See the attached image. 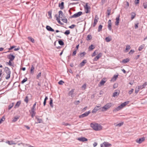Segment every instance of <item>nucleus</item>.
Listing matches in <instances>:
<instances>
[{"instance_id": "nucleus-16", "label": "nucleus", "mask_w": 147, "mask_h": 147, "mask_svg": "<svg viewBox=\"0 0 147 147\" xmlns=\"http://www.w3.org/2000/svg\"><path fill=\"white\" fill-rule=\"evenodd\" d=\"M119 17L120 15H119L116 18V21L115 22V24L116 26H118L119 24Z\"/></svg>"}, {"instance_id": "nucleus-44", "label": "nucleus", "mask_w": 147, "mask_h": 147, "mask_svg": "<svg viewBox=\"0 0 147 147\" xmlns=\"http://www.w3.org/2000/svg\"><path fill=\"white\" fill-rule=\"evenodd\" d=\"M52 11H49L48 12V15L50 18H52Z\"/></svg>"}, {"instance_id": "nucleus-15", "label": "nucleus", "mask_w": 147, "mask_h": 147, "mask_svg": "<svg viewBox=\"0 0 147 147\" xmlns=\"http://www.w3.org/2000/svg\"><path fill=\"white\" fill-rule=\"evenodd\" d=\"M35 118L37 121V122H36L35 123H40L42 122V119H40L38 116H36Z\"/></svg>"}, {"instance_id": "nucleus-36", "label": "nucleus", "mask_w": 147, "mask_h": 147, "mask_svg": "<svg viewBox=\"0 0 147 147\" xmlns=\"http://www.w3.org/2000/svg\"><path fill=\"white\" fill-rule=\"evenodd\" d=\"M130 48V46L129 45H127L126 46L125 49V52H127V51L129 50Z\"/></svg>"}, {"instance_id": "nucleus-58", "label": "nucleus", "mask_w": 147, "mask_h": 147, "mask_svg": "<svg viewBox=\"0 0 147 147\" xmlns=\"http://www.w3.org/2000/svg\"><path fill=\"white\" fill-rule=\"evenodd\" d=\"M143 6L144 7V8L145 9H146L147 8V3H143Z\"/></svg>"}, {"instance_id": "nucleus-56", "label": "nucleus", "mask_w": 147, "mask_h": 147, "mask_svg": "<svg viewBox=\"0 0 147 147\" xmlns=\"http://www.w3.org/2000/svg\"><path fill=\"white\" fill-rule=\"evenodd\" d=\"M76 26V25L75 24H72L71 26L69 27V28H71L73 29Z\"/></svg>"}, {"instance_id": "nucleus-39", "label": "nucleus", "mask_w": 147, "mask_h": 147, "mask_svg": "<svg viewBox=\"0 0 147 147\" xmlns=\"http://www.w3.org/2000/svg\"><path fill=\"white\" fill-rule=\"evenodd\" d=\"M105 82V81H104L103 80H102L100 82V84L101 86H102L103 85Z\"/></svg>"}, {"instance_id": "nucleus-61", "label": "nucleus", "mask_w": 147, "mask_h": 147, "mask_svg": "<svg viewBox=\"0 0 147 147\" xmlns=\"http://www.w3.org/2000/svg\"><path fill=\"white\" fill-rule=\"evenodd\" d=\"M16 47V46H11L10 47V48L9 49V50H11L12 49L14 48H15Z\"/></svg>"}, {"instance_id": "nucleus-12", "label": "nucleus", "mask_w": 147, "mask_h": 147, "mask_svg": "<svg viewBox=\"0 0 147 147\" xmlns=\"http://www.w3.org/2000/svg\"><path fill=\"white\" fill-rule=\"evenodd\" d=\"M36 102H35L33 105L31 109L29 111L30 112H36Z\"/></svg>"}, {"instance_id": "nucleus-28", "label": "nucleus", "mask_w": 147, "mask_h": 147, "mask_svg": "<svg viewBox=\"0 0 147 147\" xmlns=\"http://www.w3.org/2000/svg\"><path fill=\"white\" fill-rule=\"evenodd\" d=\"M28 38L29 40L31 41L32 43H34L35 42V41L34 38L31 37L29 36L28 37Z\"/></svg>"}, {"instance_id": "nucleus-14", "label": "nucleus", "mask_w": 147, "mask_h": 147, "mask_svg": "<svg viewBox=\"0 0 147 147\" xmlns=\"http://www.w3.org/2000/svg\"><path fill=\"white\" fill-rule=\"evenodd\" d=\"M15 58V56L11 54H9L8 55V59L12 61Z\"/></svg>"}, {"instance_id": "nucleus-20", "label": "nucleus", "mask_w": 147, "mask_h": 147, "mask_svg": "<svg viewBox=\"0 0 147 147\" xmlns=\"http://www.w3.org/2000/svg\"><path fill=\"white\" fill-rule=\"evenodd\" d=\"M120 91L119 90H117L116 92H115L113 93V97H115L116 96H118L119 94Z\"/></svg>"}, {"instance_id": "nucleus-5", "label": "nucleus", "mask_w": 147, "mask_h": 147, "mask_svg": "<svg viewBox=\"0 0 147 147\" xmlns=\"http://www.w3.org/2000/svg\"><path fill=\"white\" fill-rule=\"evenodd\" d=\"M88 3H86V5L84 6L85 12L86 13H87L90 12V6L88 5Z\"/></svg>"}, {"instance_id": "nucleus-19", "label": "nucleus", "mask_w": 147, "mask_h": 147, "mask_svg": "<svg viewBox=\"0 0 147 147\" xmlns=\"http://www.w3.org/2000/svg\"><path fill=\"white\" fill-rule=\"evenodd\" d=\"M46 28L47 30L49 31L54 32V30L50 26H46Z\"/></svg>"}, {"instance_id": "nucleus-1", "label": "nucleus", "mask_w": 147, "mask_h": 147, "mask_svg": "<svg viewBox=\"0 0 147 147\" xmlns=\"http://www.w3.org/2000/svg\"><path fill=\"white\" fill-rule=\"evenodd\" d=\"M90 126L96 131L100 130L102 129V126L97 123L94 124L92 123L90 124Z\"/></svg>"}, {"instance_id": "nucleus-22", "label": "nucleus", "mask_w": 147, "mask_h": 147, "mask_svg": "<svg viewBox=\"0 0 147 147\" xmlns=\"http://www.w3.org/2000/svg\"><path fill=\"white\" fill-rule=\"evenodd\" d=\"M129 103V101H127L125 102L122 103L120 105V107H121L123 108L124 106H125L127 104H128Z\"/></svg>"}, {"instance_id": "nucleus-32", "label": "nucleus", "mask_w": 147, "mask_h": 147, "mask_svg": "<svg viewBox=\"0 0 147 147\" xmlns=\"http://www.w3.org/2000/svg\"><path fill=\"white\" fill-rule=\"evenodd\" d=\"M144 45H140L138 48V50L139 51H141L144 48Z\"/></svg>"}, {"instance_id": "nucleus-47", "label": "nucleus", "mask_w": 147, "mask_h": 147, "mask_svg": "<svg viewBox=\"0 0 147 147\" xmlns=\"http://www.w3.org/2000/svg\"><path fill=\"white\" fill-rule=\"evenodd\" d=\"M27 78H24L21 82V83L22 84H24L25 82L27 81Z\"/></svg>"}, {"instance_id": "nucleus-41", "label": "nucleus", "mask_w": 147, "mask_h": 147, "mask_svg": "<svg viewBox=\"0 0 147 147\" xmlns=\"http://www.w3.org/2000/svg\"><path fill=\"white\" fill-rule=\"evenodd\" d=\"M86 54V53L84 52H83L81 53L80 54V57H83Z\"/></svg>"}, {"instance_id": "nucleus-53", "label": "nucleus", "mask_w": 147, "mask_h": 147, "mask_svg": "<svg viewBox=\"0 0 147 147\" xmlns=\"http://www.w3.org/2000/svg\"><path fill=\"white\" fill-rule=\"evenodd\" d=\"M80 102L79 100L76 101L74 102V103L76 105H78Z\"/></svg>"}, {"instance_id": "nucleus-37", "label": "nucleus", "mask_w": 147, "mask_h": 147, "mask_svg": "<svg viewBox=\"0 0 147 147\" xmlns=\"http://www.w3.org/2000/svg\"><path fill=\"white\" fill-rule=\"evenodd\" d=\"M34 69V68L33 65H32V67L30 69V73L31 74H33L34 73L33 70Z\"/></svg>"}, {"instance_id": "nucleus-59", "label": "nucleus", "mask_w": 147, "mask_h": 147, "mask_svg": "<svg viewBox=\"0 0 147 147\" xmlns=\"http://www.w3.org/2000/svg\"><path fill=\"white\" fill-rule=\"evenodd\" d=\"M41 73H39L36 76V78L38 79H39L40 77L41 76Z\"/></svg>"}, {"instance_id": "nucleus-46", "label": "nucleus", "mask_w": 147, "mask_h": 147, "mask_svg": "<svg viewBox=\"0 0 147 147\" xmlns=\"http://www.w3.org/2000/svg\"><path fill=\"white\" fill-rule=\"evenodd\" d=\"M111 40V39L109 37H107L105 38V40L107 42H109Z\"/></svg>"}, {"instance_id": "nucleus-24", "label": "nucleus", "mask_w": 147, "mask_h": 147, "mask_svg": "<svg viewBox=\"0 0 147 147\" xmlns=\"http://www.w3.org/2000/svg\"><path fill=\"white\" fill-rule=\"evenodd\" d=\"M64 4L63 2H61V3L59 4V7H60L61 9H63L64 8Z\"/></svg>"}, {"instance_id": "nucleus-34", "label": "nucleus", "mask_w": 147, "mask_h": 147, "mask_svg": "<svg viewBox=\"0 0 147 147\" xmlns=\"http://www.w3.org/2000/svg\"><path fill=\"white\" fill-rule=\"evenodd\" d=\"M92 37L91 35H88L87 37L86 40H90L92 39Z\"/></svg>"}, {"instance_id": "nucleus-31", "label": "nucleus", "mask_w": 147, "mask_h": 147, "mask_svg": "<svg viewBox=\"0 0 147 147\" xmlns=\"http://www.w3.org/2000/svg\"><path fill=\"white\" fill-rule=\"evenodd\" d=\"M136 15V14L134 12H132L131 15V20L134 19L135 18Z\"/></svg>"}, {"instance_id": "nucleus-6", "label": "nucleus", "mask_w": 147, "mask_h": 147, "mask_svg": "<svg viewBox=\"0 0 147 147\" xmlns=\"http://www.w3.org/2000/svg\"><path fill=\"white\" fill-rule=\"evenodd\" d=\"M82 14V11H79L77 13H75L73 15L71 16L70 17L71 18H77L79 17Z\"/></svg>"}, {"instance_id": "nucleus-38", "label": "nucleus", "mask_w": 147, "mask_h": 147, "mask_svg": "<svg viewBox=\"0 0 147 147\" xmlns=\"http://www.w3.org/2000/svg\"><path fill=\"white\" fill-rule=\"evenodd\" d=\"M59 44L61 45H63L64 44L63 42L61 40H60L58 41Z\"/></svg>"}, {"instance_id": "nucleus-29", "label": "nucleus", "mask_w": 147, "mask_h": 147, "mask_svg": "<svg viewBox=\"0 0 147 147\" xmlns=\"http://www.w3.org/2000/svg\"><path fill=\"white\" fill-rule=\"evenodd\" d=\"M50 102H49V104L50 105L51 107L52 108H53V100L51 98H50Z\"/></svg>"}, {"instance_id": "nucleus-25", "label": "nucleus", "mask_w": 147, "mask_h": 147, "mask_svg": "<svg viewBox=\"0 0 147 147\" xmlns=\"http://www.w3.org/2000/svg\"><path fill=\"white\" fill-rule=\"evenodd\" d=\"M129 61V59L128 58H127L126 59H124L122 61V62L124 63H125L128 62Z\"/></svg>"}, {"instance_id": "nucleus-4", "label": "nucleus", "mask_w": 147, "mask_h": 147, "mask_svg": "<svg viewBox=\"0 0 147 147\" xmlns=\"http://www.w3.org/2000/svg\"><path fill=\"white\" fill-rule=\"evenodd\" d=\"M111 146V144L105 142H104L102 144H100L101 147H109Z\"/></svg>"}, {"instance_id": "nucleus-62", "label": "nucleus", "mask_w": 147, "mask_h": 147, "mask_svg": "<svg viewBox=\"0 0 147 147\" xmlns=\"http://www.w3.org/2000/svg\"><path fill=\"white\" fill-rule=\"evenodd\" d=\"M138 23H137L135 24V28L136 29H137L138 27Z\"/></svg>"}, {"instance_id": "nucleus-48", "label": "nucleus", "mask_w": 147, "mask_h": 147, "mask_svg": "<svg viewBox=\"0 0 147 147\" xmlns=\"http://www.w3.org/2000/svg\"><path fill=\"white\" fill-rule=\"evenodd\" d=\"M14 103H12V104H10L8 106V109L10 110L13 106Z\"/></svg>"}, {"instance_id": "nucleus-55", "label": "nucleus", "mask_w": 147, "mask_h": 147, "mask_svg": "<svg viewBox=\"0 0 147 147\" xmlns=\"http://www.w3.org/2000/svg\"><path fill=\"white\" fill-rule=\"evenodd\" d=\"M64 82L62 80H60L58 83V84L59 85H62Z\"/></svg>"}, {"instance_id": "nucleus-13", "label": "nucleus", "mask_w": 147, "mask_h": 147, "mask_svg": "<svg viewBox=\"0 0 147 147\" xmlns=\"http://www.w3.org/2000/svg\"><path fill=\"white\" fill-rule=\"evenodd\" d=\"M74 89H72L68 93V95L70 96L72 98H73L74 97Z\"/></svg>"}, {"instance_id": "nucleus-49", "label": "nucleus", "mask_w": 147, "mask_h": 147, "mask_svg": "<svg viewBox=\"0 0 147 147\" xmlns=\"http://www.w3.org/2000/svg\"><path fill=\"white\" fill-rule=\"evenodd\" d=\"M140 90V89H139V88L138 87H136V89H135V93L136 94H137V93H138V92Z\"/></svg>"}, {"instance_id": "nucleus-54", "label": "nucleus", "mask_w": 147, "mask_h": 147, "mask_svg": "<svg viewBox=\"0 0 147 147\" xmlns=\"http://www.w3.org/2000/svg\"><path fill=\"white\" fill-rule=\"evenodd\" d=\"M19 117H15L14 118L13 120V122H16L18 119Z\"/></svg>"}, {"instance_id": "nucleus-11", "label": "nucleus", "mask_w": 147, "mask_h": 147, "mask_svg": "<svg viewBox=\"0 0 147 147\" xmlns=\"http://www.w3.org/2000/svg\"><path fill=\"white\" fill-rule=\"evenodd\" d=\"M59 17L61 19L63 18H64L65 17L64 15L61 10L59 11Z\"/></svg>"}, {"instance_id": "nucleus-52", "label": "nucleus", "mask_w": 147, "mask_h": 147, "mask_svg": "<svg viewBox=\"0 0 147 147\" xmlns=\"http://www.w3.org/2000/svg\"><path fill=\"white\" fill-rule=\"evenodd\" d=\"M70 33V32L69 30H66L64 32L65 34L66 35H69Z\"/></svg>"}, {"instance_id": "nucleus-23", "label": "nucleus", "mask_w": 147, "mask_h": 147, "mask_svg": "<svg viewBox=\"0 0 147 147\" xmlns=\"http://www.w3.org/2000/svg\"><path fill=\"white\" fill-rule=\"evenodd\" d=\"M87 62L86 60L85 59L83 60L82 62H81L80 64V65L81 67L84 66L85 64Z\"/></svg>"}, {"instance_id": "nucleus-21", "label": "nucleus", "mask_w": 147, "mask_h": 147, "mask_svg": "<svg viewBox=\"0 0 147 147\" xmlns=\"http://www.w3.org/2000/svg\"><path fill=\"white\" fill-rule=\"evenodd\" d=\"M146 82H145L144 84L142 85H140V86H138V87L140 89H142L144 88H145V86H146L147 84Z\"/></svg>"}, {"instance_id": "nucleus-64", "label": "nucleus", "mask_w": 147, "mask_h": 147, "mask_svg": "<svg viewBox=\"0 0 147 147\" xmlns=\"http://www.w3.org/2000/svg\"><path fill=\"white\" fill-rule=\"evenodd\" d=\"M76 52H77L76 50H75V51H74L72 55L73 56L75 55L76 53Z\"/></svg>"}, {"instance_id": "nucleus-10", "label": "nucleus", "mask_w": 147, "mask_h": 147, "mask_svg": "<svg viewBox=\"0 0 147 147\" xmlns=\"http://www.w3.org/2000/svg\"><path fill=\"white\" fill-rule=\"evenodd\" d=\"M108 28L110 31H111L112 30L111 25L112 23L111 20H109L108 22Z\"/></svg>"}, {"instance_id": "nucleus-43", "label": "nucleus", "mask_w": 147, "mask_h": 147, "mask_svg": "<svg viewBox=\"0 0 147 147\" xmlns=\"http://www.w3.org/2000/svg\"><path fill=\"white\" fill-rule=\"evenodd\" d=\"M30 113L31 115V117L32 118H33L34 117L36 114V112H30Z\"/></svg>"}, {"instance_id": "nucleus-8", "label": "nucleus", "mask_w": 147, "mask_h": 147, "mask_svg": "<svg viewBox=\"0 0 147 147\" xmlns=\"http://www.w3.org/2000/svg\"><path fill=\"white\" fill-rule=\"evenodd\" d=\"M100 105L99 106H98L95 107L92 110V113H95L98 111L99 110H101V109H100L101 107H100Z\"/></svg>"}, {"instance_id": "nucleus-9", "label": "nucleus", "mask_w": 147, "mask_h": 147, "mask_svg": "<svg viewBox=\"0 0 147 147\" xmlns=\"http://www.w3.org/2000/svg\"><path fill=\"white\" fill-rule=\"evenodd\" d=\"M144 140L145 138L144 137H143L139 139H137L136 140V142L139 144H141L144 141Z\"/></svg>"}, {"instance_id": "nucleus-18", "label": "nucleus", "mask_w": 147, "mask_h": 147, "mask_svg": "<svg viewBox=\"0 0 147 147\" xmlns=\"http://www.w3.org/2000/svg\"><path fill=\"white\" fill-rule=\"evenodd\" d=\"M78 140L80 141H82L83 142L86 141L88 140V139L85 137H81L79 138Z\"/></svg>"}, {"instance_id": "nucleus-50", "label": "nucleus", "mask_w": 147, "mask_h": 147, "mask_svg": "<svg viewBox=\"0 0 147 147\" xmlns=\"http://www.w3.org/2000/svg\"><path fill=\"white\" fill-rule=\"evenodd\" d=\"M56 20H57V22H58V23L59 24H60L61 25L63 24L61 22V21H60V20L59 18H57V19H56Z\"/></svg>"}, {"instance_id": "nucleus-60", "label": "nucleus", "mask_w": 147, "mask_h": 147, "mask_svg": "<svg viewBox=\"0 0 147 147\" xmlns=\"http://www.w3.org/2000/svg\"><path fill=\"white\" fill-rule=\"evenodd\" d=\"M133 91H134V89L132 88L131 89V90H129V91L128 93L129 94H131L133 92Z\"/></svg>"}, {"instance_id": "nucleus-2", "label": "nucleus", "mask_w": 147, "mask_h": 147, "mask_svg": "<svg viewBox=\"0 0 147 147\" xmlns=\"http://www.w3.org/2000/svg\"><path fill=\"white\" fill-rule=\"evenodd\" d=\"M4 71L7 74L5 77V79L7 80L9 79L10 77V74H11V71L8 67H5Z\"/></svg>"}, {"instance_id": "nucleus-27", "label": "nucleus", "mask_w": 147, "mask_h": 147, "mask_svg": "<svg viewBox=\"0 0 147 147\" xmlns=\"http://www.w3.org/2000/svg\"><path fill=\"white\" fill-rule=\"evenodd\" d=\"M122 108L121 107H120V106H119L117 107L116 108H115L114 110V111H119V110H121V109H122Z\"/></svg>"}, {"instance_id": "nucleus-63", "label": "nucleus", "mask_w": 147, "mask_h": 147, "mask_svg": "<svg viewBox=\"0 0 147 147\" xmlns=\"http://www.w3.org/2000/svg\"><path fill=\"white\" fill-rule=\"evenodd\" d=\"M123 123H119L118 124L117 126H118L119 127H120L122 125H123Z\"/></svg>"}, {"instance_id": "nucleus-42", "label": "nucleus", "mask_w": 147, "mask_h": 147, "mask_svg": "<svg viewBox=\"0 0 147 147\" xmlns=\"http://www.w3.org/2000/svg\"><path fill=\"white\" fill-rule=\"evenodd\" d=\"M61 20L63 22H64V23H67V19L66 18H62L61 19Z\"/></svg>"}, {"instance_id": "nucleus-40", "label": "nucleus", "mask_w": 147, "mask_h": 147, "mask_svg": "<svg viewBox=\"0 0 147 147\" xmlns=\"http://www.w3.org/2000/svg\"><path fill=\"white\" fill-rule=\"evenodd\" d=\"M95 47L94 46L92 45H91L89 47V49L90 50H92L94 49Z\"/></svg>"}, {"instance_id": "nucleus-35", "label": "nucleus", "mask_w": 147, "mask_h": 147, "mask_svg": "<svg viewBox=\"0 0 147 147\" xmlns=\"http://www.w3.org/2000/svg\"><path fill=\"white\" fill-rule=\"evenodd\" d=\"M102 26L101 25H100L98 27V31L99 32L102 30Z\"/></svg>"}, {"instance_id": "nucleus-45", "label": "nucleus", "mask_w": 147, "mask_h": 147, "mask_svg": "<svg viewBox=\"0 0 147 147\" xmlns=\"http://www.w3.org/2000/svg\"><path fill=\"white\" fill-rule=\"evenodd\" d=\"M24 101L26 103H27L28 101V96H26L24 99Z\"/></svg>"}, {"instance_id": "nucleus-17", "label": "nucleus", "mask_w": 147, "mask_h": 147, "mask_svg": "<svg viewBox=\"0 0 147 147\" xmlns=\"http://www.w3.org/2000/svg\"><path fill=\"white\" fill-rule=\"evenodd\" d=\"M102 56V53H100L97 56H96L94 59V61H97Z\"/></svg>"}, {"instance_id": "nucleus-7", "label": "nucleus", "mask_w": 147, "mask_h": 147, "mask_svg": "<svg viewBox=\"0 0 147 147\" xmlns=\"http://www.w3.org/2000/svg\"><path fill=\"white\" fill-rule=\"evenodd\" d=\"M91 113L90 111H88L85 112L84 113L79 115V117L80 118H83V117L87 116L89 114Z\"/></svg>"}, {"instance_id": "nucleus-30", "label": "nucleus", "mask_w": 147, "mask_h": 147, "mask_svg": "<svg viewBox=\"0 0 147 147\" xmlns=\"http://www.w3.org/2000/svg\"><path fill=\"white\" fill-rule=\"evenodd\" d=\"M21 103V101H18L15 106V107H18Z\"/></svg>"}, {"instance_id": "nucleus-33", "label": "nucleus", "mask_w": 147, "mask_h": 147, "mask_svg": "<svg viewBox=\"0 0 147 147\" xmlns=\"http://www.w3.org/2000/svg\"><path fill=\"white\" fill-rule=\"evenodd\" d=\"M98 19H99V18L98 17L97 15H96L95 17L94 22H95L97 23V22H98Z\"/></svg>"}, {"instance_id": "nucleus-3", "label": "nucleus", "mask_w": 147, "mask_h": 147, "mask_svg": "<svg viewBox=\"0 0 147 147\" xmlns=\"http://www.w3.org/2000/svg\"><path fill=\"white\" fill-rule=\"evenodd\" d=\"M111 105L112 104L111 103H107L106 105L102 107H101L100 109H101V111L103 112L106 111L111 107Z\"/></svg>"}, {"instance_id": "nucleus-51", "label": "nucleus", "mask_w": 147, "mask_h": 147, "mask_svg": "<svg viewBox=\"0 0 147 147\" xmlns=\"http://www.w3.org/2000/svg\"><path fill=\"white\" fill-rule=\"evenodd\" d=\"M118 75H114L113 78H112V80H116V79L118 77Z\"/></svg>"}, {"instance_id": "nucleus-26", "label": "nucleus", "mask_w": 147, "mask_h": 147, "mask_svg": "<svg viewBox=\"0 0 147 147\" xmlns=\"http://www.w3.org/2000/svg\"><path fill=\"white\" fill-rule=\"evenodd\" d=\"M7 142L10 145L16 144V143L14 142L13 141H8Z\"/></svg>"}, {"instance_id": "nucleus-57", "label": "nucleus", "mask_w": 147, "mask_h": 147, "mask_svg": "<svg viewBox=\"0 0 147 147\" xmlns=\"http://www.w3.org/2000/svg\"><path fill=\"white\" fill-rule=\"evenodd\" d=\"M111 12V9H107V15L109 16L110 15V13Z\"/></svg>"}]
</instances>
